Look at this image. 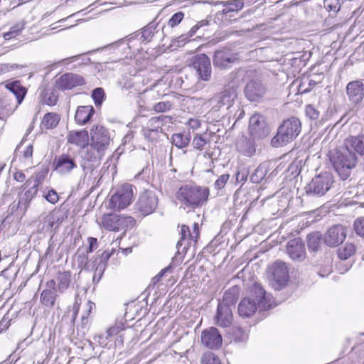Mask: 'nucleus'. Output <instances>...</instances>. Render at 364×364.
I'll list each match as a JSON object with an SVG mask.
<instances>
[{"mask_svg":"<svg viewBox=\"0 0 364 364\" xmlns=\"http://www.w3.org/2000/svg\"><path fill=\"white\" fill-rule=\"evenodd\" d=\"M11 214H14L16 213L18 215H23L26 212V210H23L21 208V205L18 201L17 203H13L10 206Z\"/></svg>","mask_w":364,"mask_h":364,"instance_id":"nucleus-54","label":"nucleus"},{"mask_svg":"<svg viewBox=\"0 0 364 364\" xmlns=\"http://www.w3.org/2000/svg\"><path fill=\"white\" fill-rule=\"evenodd\" d=\"M207 144V140L200 135L196 136L192 141V145L196 149L202 150Z\"/></svg>","mask_w":364,"mask_h":364,"instance_id":"nucleus-51","label":"nucleus"},{"mask_svg":"<svg viewBox=\"0 0 364 364\" xmlns=\"http://www.w3.org/2000/svg\"><path fill=\"white\" fill-rule=\"evenodd\" d=\"M305 84V82H302L300 85H299V90L301 91V92H309L312 88L313 87L316 85V82L314 80H309L308 82V84H309V87H306V88H303L304 85Z\"/></svg>","mask_w":364,"mask_h":364,"instance_id":"nucleus-59","label":"nucleus"},{"mask_svg":"<svg viewBox=\"0 0 364 364\" xmlns=\"http://www.w3.org/2000/svg\"><path fill=\"white\" fill-rule=\"evenodd\" d=\"M58 100L57 96L53 92H46L44 96V102L48 105H54Z\"/></svg>","mask_w":364,"mask_h":364,"instance_id":"nucleus-55","label":"nucleus"},{"mask_svg":"<svg viewBox=\"0 0 364 364\" xmlns=\"http://www.w3.org/2000/svg\"><path fill=\"white\" fill-rule=\"evenodd\" d=\"M287 253L293 259L303 261L306 258L305 245L301 238H294L287 242Z\"/></svg>","mask_w":364,"mask_h":364,"instance_id":"nucleus-22","label":"nucleus"},{"mask_svg":"<svg viewBox=\"0 0 364 364\" xmlns=\"http://www.w3.org/2000/svg\"><path fill=\"white\" fill-rule=\"evenodd\" d=\"M341 235V227L339 225H333L325 234L324 242L329 247L338 246L341 243L340 241Z\"/></svg>","mask_w":364,"mask_h":364,"instance_id":"nucleus-27","label":"nucleus"},{"mask_svg":"<svg viewBox=\"0 0 364 364\" xmlns=\"http://www.w3.org/2000/svg\"><path fill=\"white\" fill-rule=\"evenodd\" d=\"M105 91L102 87H97L92 90V97L96 106L102 105L105 100Z\"/></svg>","mask_w":364,"mask_h":364,"instance_id":"nucleus-45","label":"nucleus"},{"mask_svg":"<svg viewBox=\"0 0 364 364\" xmlns=\"http://www.w3.org/2000/svg\"><path fill=\"white\" fill-rule=\"evenodd\" d=\"M209 188L195 184H185L176 191L177 200L184 208L195 209L201 207L208 200Z\"/></svg>","mask_w":364,"mask_h":364,"instance_id":"nucleus-3","label":"nucleus"},{"mask_svg":"<svg viewBox=\"0 0 364 364\" xmlns=\"http://www.w3.org/2000/svg\"><path fill=\"white\" fill-rule=\"evenodd\" d=\"M172 107V104L169 101L160 102L154 105V110L156 112H165L170 110Z\"/></svg>","mask_w":364,"mask_h":364,"instance_id":"nucleus-47","label":"nucleus"},{"mask_svg":"<svg viewBox=\"0 0 364 364\" xmlns=\"http://www.w3.org/2000/svg\"><path fill=\"white\" fill-rule=\"evenodd\" d=\"M215 319V323L220 327L227 328L230 326L233 320L232 308L225 305H218Z\"/></svg>","mask_w":364,"mask_h":364,"instance_id":"nucleus-24","label":"nucleus"},{"mask_svg":"<svg viewBox=\"0 0 364 364\" xmlns=\"http://www.w3.org/2000/svg\"><path fill=\"white\" fill-rule=\"evenodd\" d=\"M238 60V54L228 48H223L215 52L213 63L220 68H228Z\"/></svg>","mask_w":364,"mask_h":364,"instance_id":"nucleus-18","label":"nucleus"},{"mask_svg":"<svg viewBox=\"0 0 364 364\" xmlns=\"http://www.w3.org/2000/svg\"><path fill=\"white\" fill-rule=\"evenodd\" d=\"M134 223L135 220L131 216L107 213L103 215L100 225L107 230L119 232L132 228Z\"/></svg>","mask_w":364,"mask_h":364,"instance_id":"nucleus-9","label":"nucleus"},{"mask_svg":"<svg viewBox=\"0 0 364 364\" xmlns=\"http://www.w3.org/2000/svg\"><path fill=\"white\" fill-rule=\"evenodd\" d=\"M250 298H244L239 304L238 314L244 318L252 316L257 309L259 311H267L272 306V301L270 294H267L263 287L257 283H255L251 288Z\"/></svg>","mask_w":364,"mask_h":364,"instance_id":"nucleus-2","label":"nucleus"},{"mask_svg":"<svg viewBox=\"0 0 364 364\" xmlns=\"http://www.w3.org/2000/svg\"><path fill=\"white\" fill-rule=\"evenodd\" d=\"M85 84V80L82 76L73 73H66L60 75L55 80V85L56 88L61 91L72 90L77 86H82Z\"/></svg>","mask_w":364,"mask_h":364,"instance_id":"nucleus-16","label":"nucleus"},{"mask_svg":"<svg viewBox=\"0 0 364 364\" xmlns=\"http://www.w3.org/2000/svg\"><path fill=\"white\" fill-rule=\"evenodd\" d=\"M352 150L364 155V134L358 136H350L345 140V149L343 150V181L349 176L344 168L351 169L357 163V156Z\"/></svg>","mask_w":364,"mask_h":364,"instance_id":"nucleus-4","label":"nucleus"},{"mask_svg":"<svg viewBox=\"0 0 364 364\" xmlns=\"http://www.w3.org/2000/svg\"><path fill=\"white\" fill-rule=\"evenodd\" d=\"M159 196L156 191L146 190L141 192L135 203V209L142 216L149 215L156 210Z\"/></svg>","mask_w":364,"mask_h":364,"instance_id":"nucleus-11","label":"nucleus"},{"mask_svg":"<svg viewBox=\"0 0 364 364\" xmlns=\"http://www.w3.org/2000/svg\"><path fill=\"white\" fill-rule=\"evenodd\" d=\"M239 296V291L237 287H233L226 291L223 295L222 301L219 302L218 305H225L230 308L235 307Z\"/></svg>","mask_w":364,"mask_h":364,"instance_id":"nucleus-31","label":"nucleus"},{"mask_svg":"<svg viewBox=\"0 0 364 364\" xmlns=\"http://www.w3.org/2000/svg\"><path fill=\"white\" fill-rule=\"evenodd\" d=\"M272 285L275 289L284 287L289 279V272L286 264L282 261L275 262L272 266Z\"/></svg>","mask_w":364,"mask_h":364,"instance_id":"nucleus-17","label":"nucleus"},{"mask_svg":"<svg viewBox=\"0 0 364 364\" xmlns=\"http://www.w3.org/2000/svg\"><path fill=\"white\" fill-rule=\"evenodd\" d=\"M301 124L296 117L284 120L278 127L277 134L272 139L274 147H281L294 140L301 132Z\"/></svg>","mask_w":364,"mask_h":364,"instance_id":"nucleus-5","label":"nucleus"},{"mask_svg":"<svg viewBox=\"0 0 364 364\" xmlns=\"http://www.w3.org/2000/svg\"><path fill=\"white\" fill-rule=\"evenodd\" d=\"M267 88L257 80L249 81L244 89L245 97L250 102H259L264 95Z\"/></svg>","mask_w":364,"mask_h":364,"instance_id":"nucleus-19","label":"nucleus"},{"mask_svg":"<svg viewBox=\"0 0 364 364\" xmlns=\"http://www.w3.org/2000/svg\"><path fill=\"white\" fill-rule=\"evenodd\" d=\"M221 4L224 6H226L227 4L230 5L231 6L228 9H224L222 12L223 14H228L230 12L232 11H237L242 9L244 4L242 0H234L231 2H225V1H218L215 4V5Z\"/></svg>","mask_w":364,"mask_h":364,"instance_id":"nucleus-41","label":"nucleus"},{"mask_svg":"<svg viewBox=\"0 0 364 364\" xmlns=\"http://www.w3.org/2000/svg\"><path fill=\"white\" fill-rule=\"evenodd\" d=\"M38 191V184H33L32 187H31L28 190H27L25 193L19 195V202L21 205V208L23 210L28 209L29 204L33 197L36 196Z\"/></svg>","mask_w":364,"mask_h":364,"instance_id":"nucleus-35","label":"nucleus"},{"mask_svg":"<svg viewBox=\"0 0 364 364\" xmlns=\"http://www.w3.org/2000/svg\"><path fill=\"white\" fill-rule=\"evenodd\" d=\"M57 291L63 294L68 289L71 282V272L70 271H64L58 272L56 277Z\"/></svg>","mask_w":364,"mask_h":364,"instance_id":"nucleus-32","label":"nucleus"},{"mask_svg":"<svg viewBox=\"0 0 364 364\" xmlns=\"http://www.w3.org/2000/svg\"><path fill=\"white\" fill-rule=\"evenodd\" d=\"M333 182V176L329 172H323L314 177L305 187L308 196H323L331 188Z\"/></svg>","mask_w":364,"mask_h":364,"instance_id":"nucleus-10","label":"nucleus"},{"mask_svg":"<svg viewBox=\"0 0 364 364\" xmlns=\"http://www.w3.org/2000/svg\"><path fill=\"white\" fill-rule=\"evenodd\" d=\"M88 254L89 253L84 250L79 248L75 255L76 262L78 268L87 271H92L93 270V262L91 263L88 262Z\"/></svg>","mask_w":364,"mask_h":364,"instance_id":"nucleus-33","label":"nucleus"},{"mask_svg":"<svg viewBox=\"0 0 364 364\" xmlns=\"http://www.w3.org/2000/svg\"><path fill=\"white\" fill-rule=\"evenodd\" d=\"M192 66L199 78L203 81L210 80L212 75L210 60L205 54H199L193 58Z\"/></svg>","mask_w":364,"mask_h":364,"instance_id":"nucleus-15","label":"nucleus"},{"mask_svg":"<svg viewBox=\"0 0 364 364\" xmlns=\"http://www.w3.org/2000/svg\"><path fill=\"white\" fill-rule=\"evenodd\" d=\"M67 218L68 210L63 208H55L48 213L41 215L38 229L42 232H55Z\"/></svg>","mask_w":364,"mask_h":364,"instance_id":"nucleus-7","label":"nucleus"},{"mask_svg":"<svg viewBox=\"0 0 364 364\" xmlns=\"http://www.w3.org/2000/svg\"><path fill=\"white\" fill-rule=\"evenodd\" d=\"M157 26L158 23L152 21L144 27L141 32H135L126 38L120 39L109 45L107 47L110 49L119 50L118 53H127V50L131 48L130 43L135 39L139 40L141 43L150 42L154 34L157 32Z\"/></svg>","mask_w":364,"mask_h":364,"instance_id":"nucleus-6","label":"nucleus"},{"mask_svg":"<svg viewBox=\"0 0 364 364\" xmlns=\"http://www.w3.org/2000/svg\"><path fill=\"white\" fill-rule=\"evenodd\" d=\"M267 173V167L265 164H260L252 174L250 180L252 183H258L262 181Z\"/></svg>","mask_w":364,"mask_h":364,"instance_id":"nucleus-40","label":"nucleus"},{"mask_svg":"<svg viewBox=\"0 0 364 364\" xmlns=\"http://www.w3.org/2000/svg\"><path fill=\"white\" fill-rule=\"evenodd\" d=\"M355 252V247L354 245L350 243L346 244L343 249V261L350 258Z\"/></svg>","mask_w":364,"mask_h":364,"instance_id":"nucleus-50","label":"nucleus"},{"mask_svg":"<svg viewBox=\"0 0 364 364\" xmlns=\"http://www.w3.org/2000/svg\"><path fill=\"white\" fill-rule=\"evenodd\" d=\"M95 109L92 106H80L77 107L75 120L78 124H85L87 123L92 118Z\"/></svg>","mask_w":364,"mask_h":364,"instance_id":"nucleus-29","label":"nucleus"},{"mask_svg":"<svg viewBox=\"0 0 364 364\" xmlns=\"http://www.w3.org/2000/svg\"><path fill=\"white\" fill-rule=\"evenodd\" d=\"M45 198L52 204H55L58 201V196L55 191L50 190L46 195L44 196Z\"/></svg>","mask_w":364,"mask_h":364,"instance_id":"nucleus-56","label":"nucleus"},{"mask_svg":"<svg viewBox=\"0 0 364 364\" xmlns=\"http://www.w3.org/2000/svg\"><path fill=\"white\" fill-rule=\"evenodd\" d=\"M68 143L76 145L81 150H86L89 144V134L85 129L80 131H70L67 136Z\"/></svg>","mask_w":364,"mask_h":364,"instance_id":"nucleus-23","label":"nucleus"},{"mask_svg":"<svg viewBox=\"0 0 364 364\" xmlns=\"http://www.w3.org/2000/svg\"><path fill=\"white\" fill-rule=\"evenodd\" d=\"M81 58V62L80 65H88L91 63V60L90 58L86 56H82V55H76L69 58H66L62 60V63L65 65L70 64L71 63L75 62L77 60Z\"/></svg>","mask_w":364,"mask_h":364,"instance_id":"nucleus-44","label":"nucleus"},{"mask_svg":"<svg viewBox=\"0 0 364 364\" xmlns=\"http://www.w3.org/2000/svg\"><path fill=\"white\" fill-rule=\"evenodd\" d=\"M24 28V24L23 23H19L12 26L8 32L4 33V38L6 40H9L16 36H18L21 31Z\"/></svg>","mask_w":364,"mask_h":364,"instance_id":"nucleus-43","label":"nucleus"},{"mask_svg":"<svg viewBox=\"0 0 364 364\" xmlns=\"http://www.w3.org/2000/svg\"><path fill=\"white\" fill-rule=\"evenodd\" d=\"M114 249L112 250H105L104 251L100 256H97L93 261V264L98 266L97 272L99 274L102 272V271H105L107 267V263L112 256Z\"/></svg>","mask_w":364,"mask_h":364,"instance_id":"nucleus-37","label":"nucleus"},{"mask_svg":"<svg viewBox=\"0 0 364 364\" xmlns=\"http://www.w3.org/2000/svg\"><path fill=\"white\" fill-rule=\"evenodd\" d=\"M54 169L61 175L70 173L77 167L75 158L68 154H62L55 158Z\"/></svg>","mask_w":364,"mask_h":364,"instance_id":"nucleus-20","label":"nucleus"},{"mask_svg":"<svg viewBox=\"0 0 364 364\" xmlns=\"http://www.w3.org/2000/svg\"><path fill=\"white\" fill-rule=\"evenodd\" d=\"M237 97V88L234 86H229L225 87L222 92L216 94L212 98V102L214 103V108L219 110L225 107L226 110H228L233 105Z\"/></svg>","mask_w":364,"mask_h":364,"instance_id":"nucleus-12","label":"nucleus"},{"mask_svg":"<svg viewBox=\"0 0 364 364\" xmlns=\"http://www.w3.org/2000/svg\"><path fill=\"white\" fill-rule=\"evenodd\" d=\"M249 131L255 139H262L269 134L270 127L262 115L255 114L250 119Z\"/></svg>","mask_w":364,"mask_h":364,"instance_id":"nucleus-13","label":"nucleus"},{"mask_svg":"<svg viewBox=\"0 0 364 364\" xmlns=\"http://www.w3.org/2000/svg\"><path fill=\"white\" fill-rule=\"evenodd\" d=\"M188 125L193 129H198L200 126V122L197 119H190L188 121Z\"/></svg>","mask_w":364,"mask_h":364,"instance_id":"nucleus-63","label":"nucleus"},{"mask_svg":"<svg viewBox=\"0 0 364 364\" xmlns=\"http://www.w3.org/2000/svg\"><path fill=\"white\" fill-rule=\"evenodd\" d=\"M134 138V134L132 132L127 133L123 138V144L126 145L132 143Z\"/></svg>","mask_w":364,"mask_h":364,"instance_id":"nucleus-64","label":"nucleus"},{"mask_svg":"<svg viewBox=\"0 0 364 364\" xmlns=\"http://www.w3.org/2000/svg\"><path fill=\"white\" fill-rule=\"evenodd\" d=\"M191 138L190 133H176L172 135V144L178 149H183L188 146Z\"/></svg>","mask_w":364,"mask_h":364,"instance_id":"nucleus-38","label":"nucleus"},{"mask_svg":"<svg viewBox=\"0 0 364 364\" xmlns=\"http://www.w3.org/2000/svg\"><path fill=\"white\" fill-rule=\"evenodd\" d=\"M330 163L333 170L337 173L338 176H341V151L336 147L329 151L328 154Z\"/></svg>","mask_w":364,"mask_h":364,"instance_id":"nucleus-34","label":"nucleus"},{"mask_svg":"<svg viewBox=\"0 0 364 364\" xmlns=\"http://www.w3.org/2000/svg\"><path fill=\"white\" fill-rule=\"evenodd\" d=\"M305 112L306 116L309 117L311 119H316L320 115L319 112L311 105H308L306 107Z\"/></svg>","mask_w":364,"mask_h":364,"instance_id":"nucleus-53","label":"nucleus"},{"mask_svg":"<svg viewBox=\"0 0 364 364\" xmlns=\"http://www.w3.org/2000/svg\"><path fill=\"white\" fill-rule=\"evenodd\" d=\"M201 343L210 349H218L223 343L222 336L215 327H210L201 333Z\"/></svg>","mask_w":364,"mask_h":364,"instance_id":"nucleus-21","label":"nucleus"},{"mask_svg":"<svg viewBox=\"0 0 364 364\" xmlns=\"http://www.w3.org/2000/svg\"><path fill=\"white\" fill-rule=\"evenodd\" d=\"M114 249L112 250H105L104 251L100 256H97L93 261V264L98 266L97 272L99 274L102 272V271H105L107 267V263L112 256Z\"/></svg>","mask_w":364,"mask_h":364,"instance_id":"nucleus-36","label":"nucleus"},{"mask_svg":"<svg viewBox=\"0 0 364 364\" xmlns=\"http://www.w3.org/2000/svg\"><path fill=\"white\" fill-rule=\"evenodd\" d=\"M5 87L14 94L18 105L23 102L27 92V89L21 85L19 80L7 81Z\"/></svg>","mask_w":364,"mask_h":364,"instance_id":"nucleus-28","label":"nucleus"},{"mask_svg":"<svg viewBox=\"0 0 364 364\" xmlns=\"http://www.w3.org/2000/svg\"><path fill=\"white\" fill-rule=\"evenodd\" d=\"M247 179V172L245 170L239 171L236 173V180L238 182H245Z\"/></svg>","mask_w":364,"mask_h":364,"instance_id":"nucleus-60","label":"nucleus"},{"mask_svg":"<svg viewBox=\"0 0 364 364\" xmlns=\"http://www.w3.org/2000/svg\"><path fill=\"white\" fill-rule=\"evenodd\" d=\"M323 235L320 232H313L307 235V247L310 252H318L322 245Z\"/></svg>","mask_w":364,"mask_h":364,"instance_id":"nucleus-30","label":"nucleus"},{"mask_svg":"<svg viewBox=\"0 0 364 364\" xmlns=\"http://www.w3.org/2000/svg\"><path fill=\"white\" fill-rule=\"evenodd\" d=\"M97 268H98V266L93 264V270L92 271H94V274H93L92 279H93L94 282H98L100 280V279L105 272V271H102V272L100 274H99L97 272Z\"/></svg>","mask_w":364,"mask_h":364,"instance_id":"nucleus-62","label":"nucleus"},{"mask_svg":"<svg viewBox=\"0 0 364 364\" xmlns=\"http://www.w3.org/2000/svg\"><path fill=\"white\" fill-rule=\"evenodd\" d=\"M90 135V146L86 150H80V156L84 161L97 162L102 160L109 146L110 132L104 126L97 124L92 127Z\"/></svg>","mask_w":364,"mask_h":364,"instance_id":"nucleus-1","label":"nucleus"},{"mask_svg":"<svg viewBox=\"0 0 364 364\" xmlns=\"http://www.w3.org/2000/svg\"><path fill=\"white\" fill-rule=\"evenodd\" d=\"M133 188L131 184L122 185L116 193L111 196L105 207L113 210H120L127 208L133 199Z\"/></svg>","mask_w":364,"mask_h":364,"instance_id":"nucleus-8","label":"nucleus"},{"mask_svg":"<svg viewBox=\"0 0 364 364\" xmlns=\"http://www.w3.org/2000/svg\"><path fill=\"white\" fill-rule=\"evenodd\" d=\"M188 41V37L185 36L184 35H181L172 40L171 46L180 47L183 46Z\"/></svg>","mask_w":364,"mask_h":364,"instance_id":"nucleus-57","label":"nucleus"},{"mask_svg":"<svg viewBox=\"0 0 364 364\" xmlns=\"http://www.w3.org/2000/svg\"><path fill=\"white\" fill-rule=\"evenodd\" d=\"M236 147L239 152L248 157L253 156L256 151L255 139L248 138L244 135L237 139Z\"/></svg>","mask_w":364,"mask_h":364,"instance_id":"nucleus-26","label":"nucleus"},{"mask_svg":"<svg viewBox=\"0 0 364 364\" xmlns=\"http://www.w3.org/2000/svg\"><path fill=\"white\" fill-rule=\"evenodd\" d=\"M353 228L357 235L364 237V217L357 218L354 221Z\"/></svg>","mask_w":364,"mask_h":364,"instance_id":"nucleus-48","label":"nucleus"},{"mask_svg":"<svg viewBox=\"0 0 364 364\" xmlns=\"http://www.w3.org/2000/svg\"><path fill=\"white\" fill-rule=\"evenodd\" d=\"M42 122L47 129H53L58 125L59 117L54 113H47L44 115Z\"/></svg>","mask_w":364,"mask_h":364,"instance_id":"nucleus-42","label":"nucleus"},{"mask_svg":"<svg viewBox=\"0 0 364 364\" xmlns=\"http://www.w3.org/2000/svg\"><path fill=\"white\" fill-rule=\"evenodd\" d=\"M89 246L84 250L88 253L92 252L97 247V240L95 237L88 238Z\"/></svg>","mask_w":364,"mask_h":364,"instance_id":"nucleus-58","label":"nucleus"},{"mask_svg":"<svg viewBox=\"0 0 364 364\" xmlns=\"http://www.w3.org/2000/svg\"><path fill=\"white\" fill-rule=\"evenodd\" d=\"M346 92L350 101L358 104L364 97V84L360 80L352 81L348 84Z\"/></svg>","mask_w":364,"mask_h":364,"instance_id":"nucleus-25","label":"nucleus"},{"mask_svg":"<svg viewBox=\"0 0 364 364\" xmlns=\"http://www.w3.org/2000/svg\"><path fill=\"white\" fill-rule=\"evenodd\" d=\"M201 364H221L219 358L213 353L208 352L203 355Z\"/></svg>","mask_w":364,"mask_h":364,"instance_id":"nucleus-46","label":"nucleus"},{"mask_svg":"<svg viewBox=\"0 0 364 364\" xmlns=\"http://www.w3.org/2000/svg\"><path fill=\"white\" fill-rule=\"evenodd\" d=\"M181 237L176 244L177 252L178 254L186 253L191 242H196V239L199 235L198 224L194 223L193 230L191 232L189 227L183 225L180 232Z\"/></svg>","mask_w":364,"mask_h":364,"instance_id":"nucleus-14","label":"nucleus"},{"mask_svg":"<svg viewBox=\"0 0 364 364\" xmlns=\"http://www.w3.org/2000/svg\"><path fill=\"white\" fill-rule=\"evenodd\" d=\"M12 113V109L11 108H6V107H1L0 106V119H4L8 116H9Z\"/></svg>","mask_w":364,"mask_h":364,"instance_id":"nucleus-61","label":"nucleus"},{"mask_svg":"<svg viewBox=\"0 0 364 364\" xmlns=\"http://www.w3.org/2000/svg\"><path fill=\"white\" fill-rule=\"evenodd\" d=\"M55 291L52 289H44L41 294V302L47 307H53L57 297Z\"/></svg>","mask_w":364,"mask_h":364,"instance_id":"nucleus-39","label":"nucleus"},{"mask_svg":"<svg viewBox=\"0 0 364 364\" xmlns=\"http://www.w3.org/2000/svg\"><path fill=\"white\" fill-rule=\"evenodd\" d=\"M230 175L229 174H223L221 175L215 182L214 187L216 190H221L224 188L226 183L229 180Z\"/></svg>","mask_w":364,"mask_h":364,"instance_id":"nucleus-52","label":"nucleus"},{"mask_svg":"<svg viewBox=\"0 0 364 364\" xmlns=\"http://www.w3.org/2000/svg\"><path fill=\"white\" fill-rule=\"evenodd\" d=\"M184 17V14L182 11H178L174 14L168 22V26L171 28L178 25Z\"/></svg>","mask_w":364,"mask_h":364,"instance_id":"nucleus-49","label":"nucleus"}]
</instances>
